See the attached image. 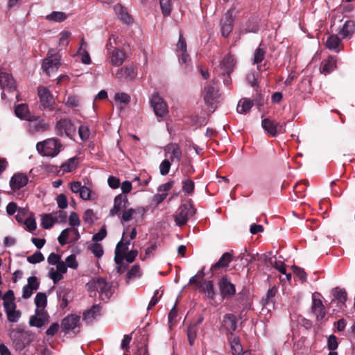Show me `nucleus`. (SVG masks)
Listing matches in <instances>:
<instances>
[{"instance_id": "obj_3", "label": "nucleus", "mask_w": 355, "mask_h": 355, "mask_svg": "<svg viewBox=\"0 0 355 355\" xmlns=\"http://www.w3.org/2000/svg\"><path fill=\"white\" fill-rule=\"evenodd\" d=\"M150 103L156 116L164 119L167 115L168 112V105L157 93H154L152 95Z\"/></svg>"}, {"instance_id": "obj_19", "label": "nucleus", "mask_w": 355, "mask_h": 355, "mask_svg": "<svg viewBox=\"0 0 355 355\" xmlns=\"http://www.w3.org/2000/svg\"><path fill=\"white\" fill-rule=\"evenodd\" d=\"M28 182V178L24 173L15 174L10 180V186L12 191H17L25 187Z\"/></svg>"}, {"instance_id": "obj_9", "label": "nucleus", "mask_w": 355, "mask_h": 355, "mask_svg": "<svg viewBox=\"0 0 355 355\" xmlns=\"http://www.w3.org/2000/svg\"><path fill=\"white\" fill-rule=\"evenodd\" d=\"M203 96L205 103L208 105H213L217 102L219 98L218 89L214 81L205 85Z\"/></svg>"}, {"instance_id": "obj_27", "label": "nucleus", "mask_w": 355, "mask_h": 355, "mask_svg": "<svg viewBox=\"0 0 355 355\" xmlns=\"http://www.w3.org/2000/svg\"><path fill=\"white\" fill-rule=\"evenodd\" d=\"M355 31V23L352 20H347L339 31V35L343 38H350Z\"/></svg>"}, {"instance_id": "obj_44", "label": "nucleus", "mask_w": 355, "mask_h": 355, "mask_svg": "<svg viewBox=\"0 0 355 355\" xmlns=\"http://www.w3.org/2000/svg\"><path fill=\"white\" fill-rule=\"evenodd\" d=\"M137 234V232L135 227L123 225L122 238L125 239H130L131 241L136 237Z\"/></svg>"}, {"instance_id": "obj_50", "label": "nucleus", "mask_w": 355, "mask_h": 355, "mask_svg": "<svg viewBox=\"0 0 355 355\" xmlns=\"http://www.w3.org/2000/svg\"><path fill=\"white\" fill-rule=\"evenodd\" d=\"M114 101L120 103L127 105L130 101V96L129 94L124 92H118L114 95Z\"/></svg>"}, {"instance_id": "obj_14", "label": "nucleus", "mask_w": 355, "mask_h": 355, "mask_svg": "<svg viewBox=\"0 0 355 355\" xmlns=\"http://www.w3.org/2000/svg\"><path fill=\"white\" fill-rule=\"evenodd\" d=\"M130 244V239L121 238V241L116 244L115 249L114 261L116 264H120L124 259V255L127 252Z\"/></svg>"}, {"instance_id": "obj_60", "label": "nucleus", "mask_w": 355, "mask_h": 355, "mask_svg": "<svg viewBox=\"0 0 355 355\" xmlns=\"http://www.w3.org/2000/svg\"><path fill=\"white\" fill-rule=\"evenodd\" d=\"M194 189V183L192 180L187 179L183 182L182 190L184 193L191 194Z\"/></svg>"}, {"instance_id": "obj_35", "label": "nucleus", "mask_w": 355, "mask_h": 355, "mask_svg": "<svg viewBox=\"0 0 355 355\" xmlns=\"http://www.w3.org/2000/svg\"><path fill=\"white\" fill-rule=\"evenodd\" d=\"M334 298L332 300L331 303L336 302L338 304L340 308H342L345 305L347 300L346 292L343 289L336 288L334 290Z\"/></svg>"}, {"instance_id": "obj_4", "label": "nucleus", "mask_w": 355, "mask_h": 355, "mask_svg": "<svg viewBox=\"0 0 355 355\" xmlns=\"http://www.w3.org/2000/svg\"><path fill=\"white\" fill-rule=\"evenodd\" d=\"M194 214L195 210L190 203L181 205L174 216L175 224L178 226L184 225Z\"/></svg>"}, {"instance_id": "obj_17", "label": "nucleus", "mask_w": 355, "mask_h": 355, "mask_svg": "<svg viewBox=\"0 0 355 355\" xmlns=\"http://www.w3.org/2000/svg\"><path fill=\"white\" fill-rule=\"evenodd\" d=\"M0 85L3 90L12 92L16 89L15 81L12 76L5 71H0Z\"/></svg>"}, {"instance_id": "obj_18", "label": "nucleus", "mask_w": 355, "mask_h": 355, "mask_svg": "<svg viewBox=\"0 0 355 355\" xmlns=\"http://www.w3.org/2000/svg\"><path fill=\"white\" fill-rule=\"evenodd\" d=\"M80 317L75 314H71L65 317L62 322L61 327L64 331H73L79 327Z\"/></svg>"}, {"instance_id": "obj_55", "label": "nucleus", "mask_w": 355, "mask_h": 355, "mask_svg": "<svg viewBox=\"0 0 355 355\" xmlns=\"http://www.w3.org/2000/svg\"><path fill=\"white\" fill-rule=\"evenodd\" d=\"M44 260V257L40 252H36L27 257V261L33 264L40 263Z\"/></svg>"}, {"instance_id": "obj_54", "label": "nucleus", "mask_w": 355, "mask_h": 355, "mask_svg": "<svg viewBox=\"0 0 355 355\" xmlns=\"http://www.w3.org/2000/svg\"><path fill=\"white\" fill-rule=\"evenodd\" d=\"M66 263V266L67 268H71V269H77L78 267V263L76 260V257L75 254H71L68 256L65 259V261H64Z\"/></svg>"}, {"instance_id": "obj_28", "label": "nucleus", "mask_w": 355, "mask_h": 355, "mask_svg": "<svg viewBox=\"0 0 355 355\" xmlns=\"http://www.w3.org/2000/svg\"><path fill=\"white\" fill-rule=\"evenodd\" d=\"M101 314V307L99 305H94L90 309L83 313V320L91 322Z\"/></svg>"}, {"instance_id": "obj_64", "label": "nucleus", "mask_w": 355, "mask_h": 355, "mask_svg": "<svg viewBox=\"0 0 355 355\" xmlns=\"http://www.w3.org/2000/svg\"><path fill=\"white\" fill-rule=\"evenodd\" d=\"M83 220L85 223H93L95 220V214L92 209H87L83 214Z\"/></svg>"}, {"instance_id": "obj_1", "label": "nucleus", "mask_w": 355, "mask_h": 355, "mask_svg": "<svg viewBox=\"0 0 355 355\" xmlns=\"http://www.w3.org/2000/svg\"><path fill=\"white\" fill-rule=\"evenodd\" d=\"M61 144L58 139L54 138L38 142L36 145L37 150L41 155L52 157L58 155L61 150Z\"/></svg>"}, {"instance_id": "obj_25", "label": "nucleus", "mask_w": 355, "mask_h": 355, "mask_svg": "<svg viewBox=\"0 0 355 355\" xmlns=\"http://www.w3.org/2000/svg\"><path fill=\"white\" fill-rule=\"evenodd\" d=\"M114 10L117 15L118 18L125 24H132L133 19L129 15L127 10L123 8L121 4H116L114 6Z\"/></svg>"}, {"instance_id": "obj_48", "label": "nucleus", "mask_w": 355, "mask_h": 355, "mask_svg": "<svg viewBox=\"0 0 355 355\" xmlns=\"http://www.w3.org/2000/svg\"><path fill=\"white\" fill-rule=\"evenodd\" d=\"M266 51L261 48V44L255 50L253 58V63L259 64L265 58Z\"/></svg>"}, {"instance_id": "obj_46", "label": "nucleus", "mask_w": 355, "mask_h": 355, "mask_svg": "<svg viewBox=\"0 0 355 355\" xmlns=\"http://www.w3.org/2000/svg\"><path fill=\"white\" fill-rule=\"evenodd\" d=\"M46 320V313L44 315H35L30 318L29 324L32 327H41Z\"/></svg>"}, {"instance_id": "obj_6", "label": "nucleus", "mask_w": 355, "mask_h": 355, "mask_svg": "<svg viewBox=\"0 0 355 355\" xmlns=\"http://www.w3.org/2000/svg\"><path fill=\"white\" fill-rule=\"evenodd\" d=\"M285 123H279L270 119H264L261 121L263 130L270 136L276 137L278 134L285 132Z\"/></svg>"}, {"instance_id": "obj_45", "label": "nucleus", "mask_w": 355, "mask_h": 355, "mask_svg": "<svg viewBox=\"0 0 355 355\" xmlns=\"http://www.w3.org/2000/svg\"><path fill=\"white\" fill-rule=\"evenodd\" d=\"M46 18L49 21L62 22L67 18V15L64 12L54 11L48 15Z\"/></svg>"}, {"instance_id": "obj_51", "label": "nucleus", "mask_w": 355, "mask_h": 355, "mask_svg": "<svg viewBox=\"0 0 355 355\" xmlns=\"http://www.w3.org/2000/svg\"><path fill=\"white\" fill-rule=\"evenodd\" d=\"M197 331H198V328L196 325L190 326L188 328L187 336H188L189 345L191 346H192L194 343L195 339L197 336Z\"/></svg>"}, {"instance_id": "obj_56", "label": "nucleus", "mask_w": 355, "mask_h": 355, "mask_svg": "<svg viewBox=\"0 0 355 355\" xmlns=\"http://www.w3.org/2000/svg\"><path fill=\"white\" fill-rule=\"evenodd\" d=\"M70 228H77L80 225V220L76 212H71L69 218Z\"/></svg>"}, {"instance_id": "obj_42", "label": "nucleus", "mask_w": 355, "mask_h": 355, "mask_svg": "<svg viewBox=\"0 0 355 355\" xmlns=\"http://www.w3.org/2000/svg\"><path fill=\"white\" fill-rule=\"evenodd\" d=\"M71 33L69 31H62L60 33L58 37V47L60 49H65L69 43Z\"/></svg>"}, {"instance_id": "obj_2", "label": "nucleus", "mask_w": 355, "mask_h": 355, "mask_svg": "<svg viewBox=\"0 0 355 355\" xmlns=\"http://www.w3.org/2000/svg\"><path fill=\"white\" fill-rule=\"evenodd\" d=\"M87 286L89 291H98L102 300H107L112 295L110 284L103 278L93 279Z\"/></svg>"}, {"instance_id": "obj_43", "label": "nucleus", "mask_w": 355, "mask_h": 355, "mask_svg": "<svg viewBox=\"0 0 355 355\" xmlns=\"http://www.w3.org/2000/svg\"><path fill=\"white\" fill-rule=\"evenodd\" d=\"M54 224L53 214H45L41 216V225L44 229H50Z\"/></svg>"}, {"instance_id": "obj_15", "label": "nucleus", "mask_w": 355, "mask_h": 355, "mask_svg": "<svg viewBox=\"0 0 355 355\" xmlns=\"http://www.w3.org/2000/svg\"><path fill=\"white\" fill-rule=\"evenodd\" d=\"M316 296V293L313 294L311 311L315 315L317 320L321 321L324 318L326 312L322 300Z\"/></svg>"}, {"instance_id": "obj_63", "label": "nucleus", "mask_w": 355, "mask_h": 355, "mask_svg": "<svg viewBox=\"0 0 355 355\" xmlns=\"http://www.w3.org/2000/svg\"><path fill=\"white\" fill-rule=\"evenodd\" d=\"M92 190L89 188H88L85 186H83V187L82 188V189L79 193L80 198H81L83 200H88L92 199Z\"/></svg>"}, {"instance_id": "obj_23", "label": "nucleus", "mask_w": 355, "mask_h": 355, "mask_svg": "<svg viewBox=\"0 0 355 355\" xmlns=\"http://www.w3.org/2000/svg\"><path fill=\"white\" fill-rule=\"evenodd\" d=\"M15 112L17 117L28 121L35 119V116L32 115L28 110V105L24 103L15 106Z\"/></svg>"}, {"instance_id": "obj_22", "label": "nucleus", "mask_w": 355, "mask_h": 355, "mask_svg": "<svg viewBox=\"0 0 355 355\" xmlns=\"http://www.w3.org/2000/svg\"><path fill=\"white\" fill-rule=\"evenodd\" d=\"M35 304L36 306V314L38 315H45V308L47 304V297L46 295L44 293H37L35 297Z\"/></svg>"}, {"instance_id": "obj_47", "label": "nucleus", "mask_w": 355, "mask_h": 355, "mask_svg": "<svg viewBox=\"0 0 355 355\" xmlns=\"http://www.w3.org/2000/svg\"><path fill=\"white\" fill-rule=\"evenodd\" d=\"M3 306L8 308H12L13 305H16L15 303V296L12 291H8L3 296Z\"/></svg>"}, {"instance_id": "obj_30", "label": "nucleus", "mask_w": 355, "mask_h": 355, "mask_svg": "<svg viewBox=\"0 0 355 355\" xmlns=\"http://www.w3.org/2000/svg\"><path fill=\"white\" fill-rule=\"evenodd\" d=\"M125 207V202L121 195H118L114 200L113 207L110 211V216H119L120 211Z\"/></svg>"}, {"instance_id": "obj_37", "label": "nucleus", "mask_w": 355, "mask_h": 355, "mask_svg": "<svg viewBox=\"0 0 355 355\" xmlns=\"http://www.w3.org/2000/svg\"><path fill=\"white\" fill-rule=\"evenodd\" d=\"M78 164V159L76 157L69 159L67 162L63 163L60 168L63 173H69L75 170Z\"/></svg>"}, {"instance_id": "obj_7", "label": "nucleus", "mask_w": 355, "mask_h": 355, "mask_svg": "<svg viewBox=\"0 0 355 355\" xmlns=\"http://www.w3.org/2000/svg\"><path fill=\"white\" fill-rule=\"evenodd\" d=\"M80 238L78 228H66L63 230L59 236L58 241L61 245L67 243H73Z\"/></svg>"}, {"instance_id": "obj_33", "label": "nucleus", "mask_w": 355, "mask_h": 355, "mask_svg": "<svg viewBox=\"0 0 355 355\" xmlns=\"http://www.w3.org/2000/svg\"><path fill=\"white\" fill-rule=\"evenodd\" d=\"M232 260V255L230 252L224 253L220 259L211 267V270H215L218 268L227 267Z\"/></svg>"}, {"instance_id": "obj_49", "label": "nucleus", "mask_w": 355, "mask_h": 355, "mask_svg": "<svg viewBox=\"0 0 355 355\" xmlns=\"http://www.w3.org/2000/svg\"><path fill=\"white\" fill-rule=\"evenodd\" d=\"M89 249L96 258H101L104 252L102 245L96 242L91 244Z\"/></svg>"}, {"instance_id": "obj_24", "label": "nucleus", "mask_w": 355, "mask_h": 355, "mask_svg": "<svg viewBox=\"0 0 355 355\" xmlns=\"http://www.w3.org/2000/svg\"><path fill=\"white\" fill-rule=\"evenodd\" d=\"M29 122L30 123L28 125V130L32 133L40 131H45L49 128V125L39 116H35V119Z\"/></svg>"}, {"instance_id": "obj_10", "label": "nucleus", "mask_w": 355, "mask_h": 355, "mask_svg": "<svg viewBox=\"0 0 355 355\" xmlns=\"http://www.w3.org/2000/svg\"><path fill=\"white\" fill-rule=\"evenodd\" d=\"M166 159H169L171 162L178 164L182 159V150L178 144L171 143L166 145L164 148Z\"/></svg>"}, {"instance_id": "obj_26", "label": "nucleus", "mask_w": 355, "mask_h": 355, "mask_svg": "<svg viewBox=\"0 0 355 355\" xmlns=\"http://www.w3.org/2000/svg\"><path fill=\"white\" fill-rule=\"evenodd\" d=\"M336 68V60L332 56L328 57L321 63L320 71L321 73L327 75Z\"/></svg>"}, {"instance_id": "obj_21", "label": "nucleus", "mask_w": 355, "mask_h": 355, "mask_svg": "<svg viewBox=\"0 0 355 355\" xmlns=\"http://www.w3.org/2000/svg\"><path fill=\"white\" fill-rule=\"evenodd\" d=\"M125 59V54L119 49H114L109 52V62L113 66H121Z\"/></svg>"}, {"instance_id": "obj_59", "label": "nucleus", "mask_w": 355, "mask_h": 355, "mask_svg": "<svg viewBox=\"0 0 355 355\" xmlns=\"http://www.w3.org/2000/svg\"><path fill=\"white\" fill-rule=\"evenodd\" d=\"M135 213L136 210L132 208L124 210L121 216V223L130 220Z\"/></svg>"}, {"instance_id": "obj_5", "label": "nucleus", "mask_w": 355, "mask_h": 355, "mask_svg": "<svg viewBox=\"0 0 355 355\" xmlns=\"http://www.w3.org/2000/svg\"><path fill=\"white\" fill-rule=\"evenodd\" d=\"M60 64V55L53 50L48 52L47 57L43 60L42 69L47 73L56 71Z\"/></svg>"}, {"instance_id": "obj_8", "label": "nucleus", "mask_w": 355, "mask_h": 355, "mask_svg": "<svg viewBox=\"0 0 355 355\" xmlns=\"http://www.w3.org/2000/svg\"><path fill=\"white\" fill-rule=\"evenodd\" d=\"M37 93L42 107L53 110L54 109L55 101L51 92L46 87L40 86L37 89Z\"/></svg>"}, {"instance_id": "obj_53", "label": "nucleus", "mask_w": 355, "mask_h": 355, "mask_svg": "<svg viewBox=\"0 0 355 355\" xmlns=\"http://www.w3.org/2000/svg\"><path fill=\"white\" fill-rule=\"evenodd\" d=\"M187 43L182 34H180L179 40L176 44L177 54L187 52Z\"/></svg>"}, {"instance_id": "obj_62", "label": "nucleus", "mask_w": 355, "mask_h": 355, "mask_svg": "<svg viewBox=\"0 0 355 355\" xmlns=\"http://www.w3.org/2000/svg\"><path fill=\"white\" fill-rule=\"evenodd\" d=\"M66 105L71 107H78L80 105V99L77 96H69L66 102Z\"/></svg>"}, {"instance_id": "obj_11", "label": "nucleus", "mask_w": 355, "mask_h": 355, "mask_svg": "<svg viewBox=\"0 0 355 355\" xmlns=\"http://www.w3.org/2000/svg\"><path fill=\"white\" fill-rule=\"evenodd\" d=\"M234 10L230 9L225 13L224 18L220 21V32L223 37H227L233 29L234 16Z\"/></svg>"}, {"instance_id": "obj_31", "label": "nucleus", "mask_w": 355, "mask_h": 355, "mask_svg": "<svg viewBox=\"0 0 355 355\" xmlns=\"http://www.w3.org/2000/svg\"><path fill=\"white\" fill-rule=\"evenodd\" d=\"M235 64L236 60L233 55L227 54L224 57L221 62V68L224 72L230 74L234 70Z\"/></svg>"}, {"instance_id": "obj_29", "label": "nucleus", "mask_w": 355, "mask_h": 355, "mask_svg": "<svg viewBox=\"0 0 355 355\" xmlns=\"http://www.w3.org/2000/svg\"><path fill=\"white\" fill-rule=\"evenodd\" d=\"M223 326L227 332H232L236 329V318L233 314H226L223 320Z\"/></svg>"}, {"instance_id": "obj_41", "label": "nucleus", "mask_w": 355, "mask_h": 355, "mask_svg": "<svg viewBox=\"0 0 355 355\" xmlns=\"http://www.w3.org/2000/svg\"><path fill=\"white\" fill-rule=\"evenodd\" d=\"M5 311L7 314L8 320L10 322H16L19 320L21 316V312L16 310V305H13L12 308L4 307Z\"/></svg>"}, {"instance_id": "obj_16", "label": "nucleus", "mask_w": 355, "mask_h": 355, "mask_svg": "<svg viewBox=\"0 0 355 355\" xmlns=\"http://www.w3.org/2000/svg\"><path fill=\"white\" fill-rule=\"evenodd\" d=\"M229 341L232 355H251L250 351L243 350L240 340L237 336L232 334L229 336Z\"/></svg>"}, {"instance_id": "obj_32", "label": "nucleus", "mask_w": 355, "mask_h": 355, "mask_svg": "<svg viewBox=\"0 0 355 355\" xmlns=\"http://www.w3.org/2000/svg\"><path fill=\"white\" fill-rule=\"evenodd\" d=\"M135 76V71L132 67H125L117 70L115 77L118 79H132Z\"/></svg>"}, {"instance_id": "obj_12", "label": "nucleus", "mask_w": 355, "mask_h": 355, "mask_svg": "<svg viewBox=\"0 0 355 355\" xmlns=\"http://www.w3.org/2000/svg\"><path fill=\"white\" fill-rule=\"evenodd\" d=\"M55 130L58 135L71 136L76 131V128L69 119H62L59 120L55 125Z\"/></svg>"}, {"instance_id": "obj_57", "label": "nucleus", "mask_w": 355, "mask_h": 355, "mask_svg": "<svg viewBox=\"0 0 355 355\" xmlns=\"http://www.w3.org/2000/svg\"><path fill=\"white\" fill-rule=\"evenodd\" d=\"M160 7L164 15L168 16L171 12V3L169 0H160Z\"/></svg>"}, {"instance_id": "obj_13", "label": "nucleus", "mask_w": 355, "mask_h": 355, "mask_svg": "<svg viewBox=\"0 0 355 355\" xmlns=\"http://www.w3.org/2000/svg\"><path fill=\"white\" fill-rule=\"evenodd\" d=\"M67 272L66 263L61 261L58 263L55 268H51L49 271V277L52 279L54 284H58L63 279V275Z\"/></svg>"}, {"instance_id": "obj_34", "label": "nucleus", "mask_w": 355, "mask_h": 355, "mask_svg": "<svg viewBox=\"0 0 355 355\" xmlns=\"http://www.w3.org/2000/svg\"><path fill=\"white\" fill-rule=\"evenodd\" d=\"M340 40L336 35H329L326 41V46L329 50L335 52H339L340 51Z\"/></svg>"}, {"instance_id": "obj_36", "label": "nucleus", "mask_w": 355, "mask_h": 355, "mask_svg": "<svg viewBox=\"0 0 355 355\" xmlns=\"http://www.w3.org/2000/svg\"><path fill=\"white\" fill-rule=\"evenodd\" d=\"M253 106V101L248 98H242L239 101L237 105V112L239 114H246Z\"/></svg>"}, {"instance_id": "obj_39", "label": "nucleus", "mask_w": 355, "mask_h": 355, "mask_svg": "<svg viewBox=\"0 0 355 355\" xmlns=\"http://www.w3.org/2000/svg\"><path fill=\"white\" fill-rule=\"evenodd\" d=\"M199 288L207 295V297L214 299L215 292L214 289V284L211 281H205L199 284Z\"/></svg>"}, {"instance_id": "obj_20", "label": "nucleus", "mask_w": 355, "mask_h": 355, "mask_svg": "<svg viewBox=\"0 0 355 355\" xmlns=\"http://www.w3.org/2000/svg\"><path fill=\"white\" fill-rule=\"evenodd\" d=\"M220 294L223 297L234 295L236 293L235 286L227 278H223L219 282Z\"/></svg>"}, {"instance_id": "obj_52", "label": "nucleus", "mask_w": 355, "mask_h": 355, "mask_svg": "<svg viewBox=\"0 0 355 355\" xmlns=\"http://www.w3.org/2000/svg\"><path fill=\"white\" fill-rule=\"evenodd\" d=\"M171 162L169 159H165L159 164V172L162 175H166L168 173L171 166Z\"/></svg>"}, {"instance_id": "obj_40", "label": "nucleus", "mask_w": 355, "mask_h": 355, "mask_svg": "<svg viewBox=\"0 0 355 355\" xmlns=\"http://www.w3.org/2000/svg\"><path fill=\"white\" fill-rule=\"evenodd\" d=\"M84 46H86V44L85 43L84 40L82 39L81 45L77 51V55L80 57V60L83 63L88 64L91 62V58L89 54L86 50L85 46L84 47Z\"/></svg>"}, {"instance_id": "obj_38", "label": "nucleus", "mask_w": 355, "mask_h": 355, "mask_svg": "<svg viewBox=\"0 0 355 355\" xmlns=\"http://www.w3.org/2000/svg\"><path fill=\"white\" fill-rule=\"evenodd\" d=\"M276 292L275 287H272L268 291L266 296L262 300L263 309H269L270 307L273 306L272 299L275 296Z\"/></svg>"}, {"instance_id": "obj_61", "label": "nucleus", "mask_w": 355, "mask_h": 355, "mask_svg": "<svg viewBox=\"0 0 355 355\" xmlns=\"http://www.w3.org/2000/svg\"><path fill=\"white\" fill-rule=\"evenodd\" d=\"M78 133L80 139L83 141L88 139L90 135L89 128L85 125H81L79 127Z\"/></svg>"}, {"instance_id": "obj_58", "label": "nucleus", "mask_w": 355, "mask_h": 355, "mask_svg": "<svg viewBox=\"0 0 355 355\" xmlns=\"http://www.w3.org/2000/svg\"><path fill=\"white\" fill-rule=\"evenodd\" d=\"M53 214V219L55 223H64L67 220V213L63 211H58L56 212L51 213Z\"/></svg>"}]
</instances>
